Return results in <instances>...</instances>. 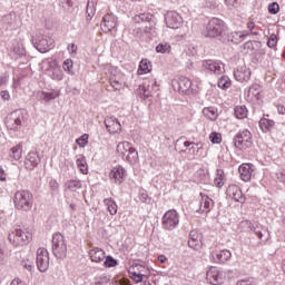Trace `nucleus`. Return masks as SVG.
I'll return each mask as SVG.
<instances>
[{
  "instance_id": "1",
  "label": "nucleus",
  "mask_w": 285,
  "mask_h": 285,
  "mask_svg": "<svg viewBox=\"0 0 285 285\" xmlns=\"http://www.w3.org/2000/svg\"><path fill=\"white\" fill-rule=\"evenodd\" d=\"M227 30H228V27L226 26L224 20L219 18H213L212 20H209L208 24L206 26L204 36L208 39L219 38V41H223V43H226V39L224 37L226 36Z\"/></svg>"
},
{
  "instance_id": "2",
  "label": "nucleus",
  "mask_w": 285,
  "mask_h": 285,
  "mask_svg": "<svg viewBox=\"0 0 285 285\" xmlns=\"http://www.w3.org/2000/svg\"><path fill=\"white\" fill-rule=\"evenodd\" d=\"M52 255L57 259H66L68 255V244L66 243V237L61 233H56L51 240Z\"/></svg>"
},
{
  "instance_id": "3",
  "label": "nucleus",
  "mask_w": 285,
  "mask_h": 285,
  "mask_svg": "<svg viewBox=\"0 0 285 285\" xmlns=\"http://www.w3.org/2000/svg\"><path fill=\"white\" fill-rule=\"evenodd\" d=\"M13 204L18 210H30V208H32V193L28 190L17 191L14 194Z\"/></svg>"
},
{
  "instance_id": "4",
  "label": "nucleus",
  "mask_w": 285,
  "mask_h": 285,
  "mask_svg": "<svg viewBox=\"0 0 285 285\" xmlns=\"http://www.w3.org/2000/svg\"><path fill=\"white\" fill-rule=\"evenodd\" d=\"M32 239L30 232H23L21 228H16L9 233V242L12 246H26Z\"/></svg>"
},
{
  "instance_id": "5",
  "label": "nucleus",
  "mask_w": 285,
  "mask_h": 285,
  "mask_svg": "<svg viewBox=\"0 0 285 285\" xmlns=\"http://www.w3.org/2000/svg\"><path fill=\"white\" fill-rule=\"evenodd\" d=\"M33 47L38 50V52H50L55 48V39L48 36L38 35L32 38Z\"/></svg>"
},
{
  "instance_id": "6",
  "label": "nucleus",
  "mask_w": 285,
  "mask_h": 285,
  "mask_svg": "<svg viewBox=\"0 0 285 285\" xmlns=\"http://www.w3.org/2000/svg\"><path fill=\"white\" fill-rule=\"evenodd\" d=\"M234 146L238 148V150H246L253 146V135L249 130L244 129L238 131L234 137Z\"/></svg>"
},
{
  "instance_id": "7",
  "label": "nucleus",
  "mask_w": 285,
  "mask_h": 285,
  "mask_svg": "<svg viewBox=\"0 0 285 285\" xmlns=\"http://www.w3.org/2000/svg\"><path fill=\"white\" fill-rule=\"evenodd\" d=\"M179 226V214L177 210H167L163 216V227L165 230H175V227Z\"/></svg>"
},
{
  "instance_id": "8",
  "label": "nucleus",
  "mask_w": 285,
  "mask_h": 285,
  "mask_svg": "<svg viewBox=\"0 0 285 285\" xmlns=\"http://www.w3.org/2000/svg\"><path fill=\"white\" fill-rule=\"evenodd\" d=\"M193 82L187 77H179L177 79L171 80V87L176 92H180L181 95H188L190 92V88Z\"/></svg>"
},
{
  "instance_id": "9",
  "label": "nucleus",
  "mask_w": 285,
  "mask_h": 285,
  "mask_svg": "<svg viewBox=\"0 0 285 285\" xmlns=\"http://www.w3.org/2000/svg\"><path fill=\"white\" fill-rule=\"evenodd\" d=\"M36 262L38 271H40V273H46L50 266V256L48 254V249L43 247L38 248Z\"/></svg>"
},
{
  "instance_id": "10",
  "label": "nucleus",
  "mask_w": 285,
  "mask_h": 285,
  "mask_svg": "<svg viewBox=\"0 0 285 285\" xmlns=\"http://www.w3.org/2000/svg\"><path fill=\"white\" fill-rule=\"evenodd\" d=\"M206 279L212 285H222L224 284V271L217 267H210L207 271Z\"/></svg>"
},
{
  "instance_id": "11",
  "label": "nucleus",
  "mask_w": 285,
  "mask_h": 285,
  "mask_svg": "<svg viewBox=\"0 0 285 285\" xmlns=\"http://www.w3.org/2000/svg\"><path fill=\"white\" fill-rule=\"evenodd\" d=\"M165 22L167 28H171L173 30H177V28L181 27V23L184 22V19L179 13L175 11H168L165 14Z\"/></svg>"
},
{
  "instance_id": "12",
  "label": "nucleus",
  "mask_w": 285,
  "mask_h": 285,
  "mask_svg": "<svg viewBox=\"0 0 285 285\" xmlns=\"http://www.w3.org/2000/svg\"><path fill=\"white\" fill-rule=\"evenodd\" d=\"M26 121V115L23 114V111L18 110V111H13L11 114V122H8V128H10V130H21V126H23V122Z\"/></svg>"
},
{
  "instance_id": "13",
  "label": "nucleus",
  "mask_w": 285,
  "mask_h": 285,
  "mask_svg": "<svg viewBox=\"0 0 285 285\" xmlns=\"http://www.w3.org/2000/svg\"><path fill=\"white\" fill-rule=\"evenodd\" d=\"M41 164V157L37 151H30L24 159V168L27 170H35Z\"/></svg>"
},
{
  "instance_id": "14",
  "label": "nucleus",
  "mask_w": 285,
  "mask_h": 285,
  "mask_svg": "<svg viewBox=\"0 0 285 285\" xmlns=\"http://www.w3.org/2000/svg\"><path fill=\"white\" fill-rule=\"evenodd\" d=\"M100 28H101L102 32H111V30H115V28H117V16H115L112 13H107L102 18Z\"/></svg>"
},
{
  "instance_id": "15",
  "label": "nucleus",
  "mask_w": 285,
  "mask_h": 285,
  "mask_svg": "<svg viewBox=\"0 0 285 285\" xmlns=\"http://www.w3.org/2000/svg\"><path fill=\"white\" fill-rule=\"evenodd\" d=\"M250 68H247L246 65H240L234 69V79H236V81H248V79H250Z\"/></svg>"
},
{
  "instance_id": "16",
  "label": "nucleus",
  "mask_w": 285,
  "mask_h": 285,
  "mask_svg": "<svg viewBox=\"0 0 285 285\" xmlns=\"http://www.w3.org/2000/svg\"><path fill=\"white\" fill-rule=\"evenodd\" d=\"M213 206H215V202L210 197H208V195L200 193L198 212L205 213V215H208V213L213 210Z\"/></svg>"
},
{
  "instance_id": "17",
  "label": "nucleus",
  "mask_w": 285,
  "mask_h": 285,
  "mask_svg": "<svg viewBox=\"0 0 285 285\" xmlns=\"http://www.w3.org/2000/svg\"><path fill=\"white\" fill-rule=\"evenodd\" d=\"M227 195L239 204H244V202H246V197H244L242 189L237 185H229L227 188Z\"/></svg>"
},
{
  "instance_id": "18",
  "label": "nucleus",
  "mask_w": 285,
  "mask_h": 285,
  "mask_svg": "<svg viewBox=\"0 0 285 285\" xmlns=\"http://www.w3.org/2000/svg\"><path fill=\"white\" fill-rule=\"evenodd\" d=\"M105 126L108 132H110L111 135H116L117 132L121 131V124L115 117L106 118Z\"/></svg>"
},
{
  "instance_id": "19",
  "label": "nucleus",
  "mask_w": 285,
  "mask_h": 285,
  "mask_svg": "<svg viewBox=\"0 0 285 285\" xmlns=\"http://www.w3.org/2000/svg\"><path fill=\"white\" fill-rule=\"evenodd\" d=\"M109 177L114 184H122L124 177H126V169H124L121 166L115 167L111 169Z\"/></svg>"
},
{
  "instance_id": "20",
  "label": "nucleus",
  "mask_w": 285,
  "mask_h": 285,
  "mask_svg": "<svg viewBox=\"0 0 285 285\" xmlns=\"http://www.w3.org/2000/svg\"><path fill=\"white\" fill-rule=\"evenodd\" d=\"M253 168V164H243L238 167L240 179H243V181H250L254 173Z\"/></svg>"
},
{
  "instance_id": "21",
  "label": "nucleus",
  "mask_w": 285,
  "mask_h": 285,
  "mask_svg": "<svg viewBox=\"0 0 285 285\" xmlns=\"http://www.w3.org/2000/svg\"><path fill=\"white\" fill-rule=\"evenodd\" d=\"M134 23H147L148 26H155V16L151 13H137L132 18Z\"/></svg>"
},
{
  "instance_id": "22",
  "label": "nucleus",
  "mask_w": 285,
  "mask_h": 285,
  "mask_svg": "<svg viewBox=\"0 0 285 285\" xmlns=\"http://www.w3.org/2000/svg\"><path fill=\"white\" fill-rule=\"evenodd\" d=\"M204 67L206 70L214 72V75H222L224 72V66L217 60H206Z\"/></svg>"
},
{
  "instance_id": "23",
  "label": "nucleus",
  "mask_w": 285,
  "mask_h": 285,
  "mask_svg": "<svg viewBox=\"0 0 285 285\" xmlns=\"http://www.w3.org/2000/svg\"><path fill=\"white\" fill-rule=\"evenodd\" d=\"M1 23L2 28H6V30H10V28H17V13L10 12L6 14L4 17H2Z\"/></svg>"
},
{
  "instance_id": "24",
  "label": "nucleus",
  "mask_w": 285,
  "mask_h": 285,
  "mask_svg": "<svg viewBox=\"0 0 285 285\" xmlns=\"http://www.w3.org/2000/svg\"><path fill=\"white\" fill-rule=\"evenodd\" d=\"M212 257L216 264H224L228 262L230 257H233V254L228 249H222L219 252L214 253Z\"/></svg>"
},
{
  "instance_id": "25",
  "label": "nucleus",
  "mask_w": 285,
  "mask_h": 285,
  "mask_svg": "<svg viewBox=\"0 0 285 285\" xmlns=\"http://www.w3.org/2000/svg\"><path fill=\"white\" fill-rule=\"evenodd\" d=\"M250 35V31L244 30V31H233L227 36V41H230L232 43H242L244 41L245 37H248Z\"/></svg>"
},
{
  "instance_id": "26",
  "label": "nucleus",
  "mask_w": 285,
  "mask_h": 285,
  "mask_svg": "<svg viewBox=\"0 0 285 285\" xmlns=\"http://www.w3.org/2000/svg\"><path fill=\"white\" fill-rule=\"evenodd\" d=\"M89 256L91 262H96V264H101V262L106 259V252L99 247H95L90 249Z\"/></svg>"
},
{
  "instance_id": "27",
  "label": "nucleus",
  "mask_w": 285,
  "mask_h": 285,
  "mask_svg": "<svg viewBox=\"0 0 285 285\" xmlns=\"http://www.w3.org/2000/svg\"><path fill=\"white\" fill-rule=\"evenodd\" d=\"M121 159L132 166L137 164V161H139V153L137 151V149H135V147H132L126 153L125 156H121Z\"/></svg>"
},
{
  "instance_id": "28",
  "label": "nucleus",
  "mask_w": 285,
  "mask_h": 285,
  "mask_svg": "<svg viewBox=\"0 0 285 285\" xmlns=\"http://www.w3.org/2000/svg\"><path fill=\"white\" fill-rule=\"evenodd\" d=\"M48 75L50 79L53 81H62L63 80V71L59 67H55L48 70Z\"/></svg>"
},
{
  "instance_id": "29",
  "label": "nucleus",
  "mask_w": 285,
  "mask_h": 285,
  "mask_svg": "<svg viewBox=\"0 0 285 285\" xmlns=\"http://www.w3.org/2000/svg\"><path fill=\"white\" fill-rule=\"evenodd\" d=\"M274 127H275V121H273L268 118H263L259 120V128L264 132H271Z\"/></svg>"
},
{
  "instance_id": "30",
  "label": "nucleus",
  "mask_w": 285,
  "mask_h": 285,
  "mask_svg": "<svg viewBox=\"0 0 285 285\" xmlns=\"http://www.w3.org/2000/svg\"><path fill=\"white\" fill-rule=\"evenodd\" d=\"M153 70V62L148 59H142L139 65L138 75H148Z\"/></svg>"
},
{
  "instance_id": "31",
  "label": "nucleus",
  "mask_w": 285,
  "mask_h": 285,
  "mask_svg": "<svg viewBox=\"0 0 285 285\" xmlns=\"http://www.w3.org/2000/svg\"><path fill=\"white\" fill-rule=\"evenodd\" d=\"M76 164L82 175H88V163H86V157L83 155L77 156Z\"/></svg>"
},
{
  "instance_id": "32",
  "label": "nucleus",
  "mask_w": 285,
  "mask_h": 285,
  "mask_svg": "<svg viewBox=\"0 0 285 285\" xmlns=\"http://www.w3.org/2000/svg\"><path fill=\"white\" fill-rule=\"evenodd\" d=\"M132 145L128 141H122L117 145V153L120 157H126L128 150H131Z\"/></svg>"
},
{
  "instance_id": "33",
  "label": "nucleus",
  "mask_w": 285,
  "mask_h": 285,
  "mask_svg": "<svg viewBox=\"0 0 285 285\" xmlns=\"http://www.w3.org/2000/svg\"><path fill=\"white\" fill-rule=\"evenodd\" d=\"M57 97H59V91L57 90L40 92V99H42L43 101H52V99H57Z\"/></svg>"
},
{
  "instance_id": "34",
  "label": "nucleus",
  "mask_w": 285,
  "mask_h": 285,
  "mask_svg": "<svg viewBox=\"0 0 285 285\" xmlns=\"http://www.w3.org/2000/svg\"><path fill=\"white\" fill-rule=\"evenodd\" d=\"M234 115L236 119H246L248 117V109L246 106H237L235 107Z\"/></svg>"
},
{
  "instance_id": "35",
  "label": "nucleus",
  "mask_w": 285,
  "mask_h": 285,
  "mask_svg": "<svg viewBox=\"0 0 285 285\" xmlns=\"http://www.w3.org/2000/svg\"><path fill=\"white\" fill-rule=\"evenodd\" d=\"M104 204L110 215H117V203H115L112 198H105Z\"/></svg>"
},
{
  "instance_id": "36",
  "label": "nucleus",
  "mask_w": 285,
  "mask_h": 285,
  "mask_svg": "<svg viewBox=\"0 0 285 285\" xmlns=\"http://www.w3.org/2000/svg\"><path fill=\"white\" fill-rule=\"evenodd\" d=\"M66 186L68 190H71V193H77L80 190V188H82L81 180H69L66 183Z\"/></svg>"
},
{
  "instance_id": "37",
  "label": "nucleus",
  "mask_w": 285,
  "mask_h": 285,
  "mask_svg": "<svg viewBox=\"0 0 285 285\" xmlns=\"http://www.w3.org/2000/svg\"><path fill=\"white\" fill-rule=\"evenodd\" d=\"M108 282H110V277H108V274H101L99 276H96L90 285H107Z\"/></svg>"
},
{
  "instance_id": "38",
  "label": "nucleus",
  "mask_w": 285,
  "mask_h": 285,
  "mask_svg": "<svg viewBox=\"0 0 285 285\" xmlns=\"http://www.w3.org/2000/svg\"><path fill=\"white\" fill-rule=\"evenodd\" d=\"M150 85L144 82L142 85L139 86L138 88V94L142 99H148L150 97V90L148 89Z\"/></svg>"
},
{
  "instance_id": "39",
  "label": "nucleus",
  "mask_w": 285,
  "mask_h": 285,
  "mask_svg": "<svg viewBox=\"0 0 285 285\" xmlns=\"http://www.w3.org/2000/svg\"><path fill=\"white\" fill-rule=\"evenodd\" d=\"M156 52L160 55H170V45L168 42H160L156 46Z\"/></svg>"
},
{
  "instance_id": "40",
  "label": "nucleus",
  "mask_w": 285,
  "mask_h": 285,
  "mask_svg": "<svg viewBox=\"0 0 285 285\" xmlns=\"http://www.w3.org/2000/svg\"><path fill=\"white\" fill-rule=\"evenodd\" d=\"M21 155H23V148L21 147V145H17L13 148H11L10 157H12V159L19 161Z\"/></svg>"
},
{
  "instance_id": "41",
  "label": "nucleus",
  "mask_w": 285,
  "mask_h": 285,
  "mask_svg": "<svg viewBox=\"0 0 285 285\" xmlns=\"http://www.w3.org/2000/svg\"><path fill=\"white\" fill-rule=\"evenodd\" d=\"M218 88H222L223 90H227V88H230V78H228V76H223L218 80Z\"/></svg>"
},
{
  "instance_id": "42",
  "label": "nucleus",
  "mask_w": 285,
  "mask_h": 285,
  "mask_svg": "<svg viewBox=\"0 0 285 285\" xmlns=\"http://www.w3.org/2000/svg\"><path fill=\"white\" fill-rule=\"evenodd\" d=\"M119 264L117 259H115L112 256H105L104 266L106 268H115Z\"/></svg>"
},
{
  "instance_id": "43",
  "label": "nucleus",
  "mask_w": 285,
  "mask_h": 285,
  "mask_svg": "<svg viewBox=\"0 0 285 285\" xmlns=\"http://www.w3.org/2000/svg\"><path fill=\"white\" fill-rule=\"evenodd\" d=\"M73 66H75V62L72 61V59H67L62 63L63 70L69 75H75V72L72 71Z\"/></svg>"
},
{
  "instance_id": "44",
  "label": "nucleus",
  "mask_w": 285,
  "mask_h": 285,
  "mask_svg": "<svg viewBox=\"0 0 285 285\" xmlns=\"http://www.w3.org/2000/svg\"><path fill=\"white\" fill-rule=\"evenodd\" d=\"M203 115H205V117H208V119H210L212 121H214V119H217V112L215 111V109L212 108H204Z\"/></svg>"
},
{
  "instance_id": "45",
  "label": "nucleus",
  "mask_w": 285,
  "mask_h": 285,
  "mask_svg": "<svg viewBox=\"0 0 285 285\" xmlns=\"http://www.w3.org/2000/svg\"><path fill=\"white\" fill-rule=\"evenodd\" d=\"M236 285H257V279L254 277H246L237 281Z\"/></svg>"
},
{
  "instance_id": "46",
  "label": "nucleus",
  "mask_w": 285,
  "mask_h": 285,
  "mask_svg": "<svg viewBox=\"0 0 285 285\" xmlns=\"http://www.w3.org/2000/svg\"><path fill=\"white\" fill-rule=\"evenodd\" d=\"M95 4L87 3V21H92V17H95Z\"/></svg>"
},
{
  "instance_id": "47",
  "label": "nucleus",
  "mask_w": 285,
  "mask_h": 285,
  "mask_svg": "<svg viewBox=\"0 0 285 285\" xmlns=\"http://www.w3.org/2000/svg\"><path fill=\"white\" fill-rule=\"evenodd\" d=\"M76 144H78L80 148H86V146H88V134H83L82 136H80L76 140Z\"/></svg>"
},
{
  "instance_id": "48",
  "label": "nucleus",
  "mask_w": 285,
  "mask_h": 285,
  "mask_svg": "<svg viewBox=\"0 0 285 285\" xmlns=\"http://www.w3.org/2000/svg\"><path fill=\"white\" fill-rule=\"evenodd\" d=\"M21 266L23 268H26L27 271H29V273H32L33 268H35V264L30 261V259H23L21 261Z\"/></svg>"
},
{
  "instance_id": "49",
  "label": "nucleus",
  "mask_w": 285,
  "mask_h": 285,
  "mask_svg": "<svg viewBox=\"0 0 285 285\" xmlns=\"http://www.w3.org/2000/svg\"><path fill=\"white\" fill-rule=\"evenodd\" d=\"M212 144H222V134L219 132H212L209 136Z\"/></svg>"
},
{
  "instance_id": "50",
  "label": "nucleus",
  "mask_w": 285,
  "mask_h": 285,
  "mask_svg": "<svg viewBox=\"0 0 285 285\" xmlns=\"http://www.w3.org/2000/svg\"><path fill=\"white\" fill-rule=\"evenodd\" d=\"M268 12L269 14H277V12H279V4L277 2H272L268 6Z\"/></svg>"
},
{
  "instance_id": "51",
  "label": "nucleus",
  "mask_w": 285,
  "mask_h": 285,
  "mask_svg": "<svg viewBox=\"0 0 285 285\" xmlns=\"http://www.w3.org/2000/svg\"><path fill=\"white\" fill-rule=\"evenodd\" d=\"M267 46H268V48H275V46H277V35L272 33L269 36L268 41H267Z\"/></svg>"
},
{
  "instance_id": "52",
  "label": "nucleus",
  "mask_w": 285,
  "mask_h": 285,
  "mask_svg": "<svg viewBox=\"0 0 285 285\" xmlns=\"http://www.w3.org/2000/svg\"><path fill=\"white\" fill-rule=\"evenodd\" d=\"M188 246L194 250H199L202 248V240H188Z\"/></svg>"
},
{
  "instance_id": "53",
  "label": "nucleus",
  "mask_w": 285,
  "mask_h": 285,
  "mask_svg": "<svg viewBox=\"0 0 285 285\" xmlns=\"http://www.w3.org/2000/svg\"><path fill=\"white\" fill-rule=\"evenodd\" d=\"M13 52H16V55L23 56L26 55V48L23 45H18L17 47H13Z\"/></svg>"
},
{
  "instance_id": "54",
  "label": "nucleus",
  "mask_w": 285,
  "mask_h": 285,
  "mask_svg": "<svg viewBox=\"0 0 285 285\" xmlns=\"http://www.w3.org/2000/svg\"><path fill=\"white\" fill-rule=\"evenodd\" d=\"M189 240H196V242H202V235H199V233L193 230L189 234Z\"/></svg>"
},
{
  "instance_id": "55",
  "label": "nucleus",
  "mask_w": 285,
  "mask_h": 285,
  "mask_svg": "<svg viewBox=\"0 0 285 285\" xmlns=\"http://www.w3.org/2000/svg\"><path fill=\"white\" fill-rule=\"evenodd\" d=\"M131 278L134 279V282H136V284H139V282L144 281V274L135 272Z\"/></svg>"
},
{
  "instance_id": "56",
  "label": "nucleus",
  "mask_w": 285,
  "mask_h": 285,
  "mask_svg": "<svg viewBox=\"0 0 285 285\" xmlns=\"http://www.w3.org/2000/svg\"><path fill=\"white\" fill-rule=\"evenodd\" d=\"M247 28L249 30V35H254L255 37H257V35H259V32L254 31L255 30V22H253V21L248 22Z\"/></svg>"
},
{
  "instance_id": "57",
  "label": "nucleus",
  "mask_w": 285,
  "mask_h": 285,
  "mask_svg": "<svg viewBox=\"0 0 285 285\" xmlns=\"http://www.w3.org/2000/svg\"><path fill=\"white\" fill-rule=\"evenodd\" d=\"M49 188L56 193L57 190H59V183H57V180L55 179H51L49 181Z\"/></svg>"
},
{
  "instance_id": "58",
  "label": "nucleus",
  "mask_w": 285,
  "mask_h": 285,
  "mask_svg": "<svg viewBox=\"0 0 285 285\" xmlns=\"http://www.w3.org/2000/svg\"><path fill=\"white\" fill-rule=\"evenodd\" d=\"M10 253H12V250L6 246L0 247V255L4 256V257H9Z\"/></svg>"
},
{
  "instance_id": "59",
  "label": "nucleus",
  "mask_w": 285,
  "mask_h": 285,
  "mask_svg": "<svg viewBox=\"0 0 285 285\" xmlns=\"http://www.w3.org/2000/svg\"><path fill=\"white\" fill-rule=\"evenodd\" d=\"M184 139H185L184 137L178 138L176 144H181L183 142L185 148H189V146H193V144H195V142L186 141Z\"/></svg>"
},
{
  "instance_id": "60",
  "label": "nucleus",
  "mask_w": 285,
  "mask_h": 285,
  "mask_svg": "<svg viewBox=\"0 0 285 285\" xmlns=\"http://www.w3.org/2000/svg\"><path fill=\"white\" fill-rule=\"evenodd\" d=\"M110 86H111V88H114V90H120L121 89V83H119V81H117V80L110 79Z\"/></svg>"
},
{
  "instance_id": "61",
  "label": "nucleus",
  "mask_w": 285,
  "mask_h": 285,
  "mask_svg": "<svg viewBox=\"0 0 285 285\" xmlns=\"http://www.w3.org/2000/svg\"><path fill=\"white\" fill-rule=\"evenodd\" d=\"M1 99H3V101H10V92L8 90H3L0 92Z\"/></svg>"
},
{
  "instance_id": "62",
  "label": "nucleus",
  "mask_w": 285,
  "mask_h": 285,
  "mask_svg": "<svg viewBox=\"0 0 285 285\" xmlns=\"http://www.w3.org/2000/svg\"><path fill=\"white\" fill-rule=\"evenodd\" d=\"M67 50H68L71 55H77V45H75V43L68 45Z\"/></svg>"
},
{
  "instance_id": "63",
  "label": "nucleus",
  "mask_w": 285,
  "mask_h": 285,
  "mask_svg": "<svg viewBox=\"0 0 285 285\" xmlns=\"http://www.w3.org/2000/svg\"><path fill=\"white\" fill-rule=\"evenodd\" d=\"M244 50H253V41H247L243 45Z\"/></svg>"
},
{
  "instance_id": "64",
  "label": "nucleus",
  "mask_w": 285,
  "mask_h": 285,
  "mask_svg": "<svg viewBox=\"0 0 285 285\" xmlns=\"http://www.w3.org/2000/svg\"><path fill=\"white\" fill-rule=\"evenodd\" d=\"M65 3L63 8H72L75 6V2L72 0H62Z\"/></svg>"
}]
</instances>
